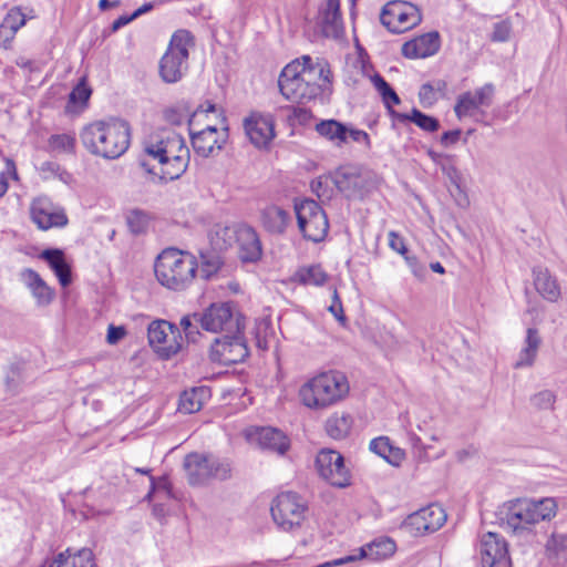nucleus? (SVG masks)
I'll use <instances>...</instances> for the list:
<instances>
[{
	"label": "nucleus",
	"mask_w": 567,
	"mask_h": 567,
	"mask_svg": "<svg viewBox=\"0 0 567 567\" xmlns=\"http://www.w3.org/2000/svg\"><path fill=\"white\" fill-rule=\"evenodd\" d=\"M381 23L392 33H403L416 27L421 20L420 9L406 1H389L380 16Z\"/></svg>",
	"instance_id": "9d476101"
},
{
	"label": "nucleus",
	"mask_w": 567,
	"mask_h": 567,
	"mask_svg": "<svg viewBox=\"0 0 567 567\" xmlns=\"http://www.w3.org/2000/svg\"><path fill=\"white\" fill-rule=\"evenodd\" d=\"M75 136L70 133L54 134L49 138V148L58 154H73L75 150Z\"/></svg>",
	"instance_id": "37998d69"
},
{
	"label": "nucleus",
	"mask_w": 567,
	"mask_h": 567,
	"mask_svg": "<svg viewBox=\"0 0 567 567\" xmlns=\"http://www.w3.org/2000/svg\"><path fill=\"white\" fill-rule=\"evenodd\" d=\"M434 85L424 83L419 91V99L423 106L433 105L437 101V94L434 92Z\"/></svg>",
	"instance_id": "6e6d98bb"
},
{
	"label": "nucleus",
	"mask_w": 567,
	"mask_h": 567,
	"mask_svg": "<svg viewBox=\"0 0 567 567\" xmlns=\"http://www.w3.org/2000/svg\"><path fill=\"white\" fill-rule=\"evenodd\" d=\"M545 556L554 567H567V534L554 530L546 544Z\"/></svg>",
	"instance_id": "c85d7f7f"
},
{
	"label": "nucleus",
	"mask_w": 567,
	"mask_h": 567,
	"mask_svg": "<svg viewBox=\"0 0 567 567\" xmlns=\"http://www.w3.org/2000/svg\"><path fill=\"white\" fill-rule=\"evenodd\" d=\"M188 163L185 140L174 131L164 130L145 142L140 166L162 181H174L184 174Z\"/></svg>",
	"instance_id": "f257e3e1"
},
{
	"label": "nucleus",
	"mask_w": 567,
	"mask_h": 567,
	"mask_svg": "<svg viewBox=\"0 0 567 567\" xmlns=\"http://www.w3.org/2000/svg\"><path fill=\"white\" fill-rule=\"evenodd\" d=\"M460 137H461V130L447 131L441 135L440 143L444 147H449L450 145L455 144L460 140Z\"/></svg>",
	"instance_id": "338daca9"
},
{
	"label": "nucleus",
	"mask_w": 567,
	"mask_h": 567,
	"mask_svg": "<svg viewBox=\"0 0 567 567\" xmlns=\"http://www.w3.org/2000/svg\"><path fill=\"white\" fill-rule=\"evenodd\" d=\"M235 244L238 246L243 261H256L261 257L262 249L256 230L246 224H239Z\"/></svg>",
	"instance_id": "393cba45"
},
{
	"label": "nucleus",
	"mask_w": 567,
	"mask_h": 567,
	"mask_svg": "<svg viewBox=\"0 0 567 567\" xmlns=\"http://www.w3.org/2000/svg\"><path fill=\"white\" fill-rule=\"evenodd\" d=\"M530 401H532V404L538 409H542V410L551 409L556 401V395L554 394V392H551L549 390H543V391L536 393L530 399Z\"/></svg>",
	"instance_id": "603ef678"
},
{
	"label": "nucleus",
	"mask_w": 567,
	"mask_h": 567,
	"mask_svg": "<svg viewBox=\"0 0 567 567\" xmlns=\"http://www.w3.org/2000/svg\"><path fill=\"white\" fill-rule=\"evenodd\" d=\"M542 346V337L536 328H528L523 347L514 363L515 369L532 367L537 358L538 350Z\"/></svg>",
	"instance_id": "c756f323"
},
{
	"label": "nucleus",
	"mask_w": 567,
	"mask_h": 567,
	"mask_svg": "<svg viewBox=\"0 0 567 567\" xmlns=\"http://www.w3.org/2000/svg\"><path fill=\"white\" fill-rule=\"evenodd\" d=\"M227 140V128L217 130L215 126L208 125L198 133H192V144L195 152L208 157L215 152L221 150Z\"/></svg>",
	"instance_id": "4be33fe9"
},
{
	"label": "nucleus",
	"mask_w": 567,
	"mask_h": 567,
	"mask_svg": "<svg viewBox=\"0 0 567 567\" xmlns=\"http://www.w3.org/2000/svg\"><path fill=\"white\" fill-rule=\"evenodd\" d=\"M91 89L87 86L85 79H82L69 95V102L72 104L83 105L91 96Z\"/></svg>",
	"instance_id": "8fccbe9b"
},
{
	"label": "nucleus",
	"mask_w": 567,
	"mask_h": 567,
	"mask_svg": "<svg viewBox=\"0 0 567 567\" xmlns=\"http://www.w3.org/2000/svg\"><path fill=\"white\" fill-rule=\"evenodd\" d=\"M401 122L410 121L424 132L434 133L440 128L437 118L430 116L417 109H413L410 114H396Z\"/></svg>",
	"instance_id": "a19ab883"
},
{
	"label": "nucleus",
	"mask_w": 567,
	"mask_h": 567,
	"mask_svg": "<svg viewBox=\"0 0 567 567\" xmlns=\"http://www.w3.org/2000/svg\"><path fill=\"white\" fill-rule=\"evenodd\" d=\"M440 49L439 32L422 34L402 47V54L409 59H424L434 55Z\"/></svg>",
	"instance_id": "b1692460"
},
{
	"label": "nucleus",
	"mask_w": 567,
	"mask_h": 567,
	"mask_svg": "<svg viewBox=\"0 0 567 567\" xmlns=\"http://www.w3.org/2000/svg\"><path fill=\"white\" fill-rule=\"evenodd\" d=\"M260 218L265 229L271 234H284L291 220L290 214L277 205L265 207Z\"/></svg>",
	"instance_id": "7c9ffc66"
},
{
	"label": "nucleus",
	"mask_w": 567,
	"mask_h": 567,
	"mask_svg": "<svg viewBox=\"0 0 567 567\" xmlns=\"http://www.w3.org/2000/svg\"><path fill=\"white\" fill-rule=\"evenodd\" d=\"M389 246L392 250L396 251L402 256H405L408 254V249L403 237H401L398 233L393 230L389 233Z\"/></svg>",
	"instance_id": "13d9d810"
},
{
	"label": "nucleus",
	"mask_w": 567,
	"mask_h": 567,
	"mask_svg": "<svg viewBox=\"0 0 567 567\" xmlns=\"http://www.w3.org/2000/svg\"><path fill=\"white\" fill-rule=\"evenodd\" d=\"M16 31L11 30L4 22L0 24V44L4 48H8L11 43V40L16 35Z\"/></svg>",
	"instance_id": "0e129e2a"
},
{
	"label": "nucleus",
	"mask_w": 567,
	"mask_h": 567,
	"mask_svg": "<svg viewBox=\"0 0 567 567\" xmlns=\"http://www.w3.org/2000/svg\"><path fill=\"white\" fill-rule=\"evenodd\" d=\"M80 137L91 154L114 159L127 151L131 128L127 122L120 118L96 121L83 127Z\"/></svg>",
	"instance_id": "f03ea898"
},
{
	"label": "nucleus",
	"mask_w": 567,
	"mask_h": 567,
	"mask_svg": "<svg viewBox=\"0 0 567 567\" xmlns=\"http://www.w3.org/2000/svg\"><path fill=\"white\" fill-rule=\"evenodd\" d=\"M239 224L218 227L212 238V243L216 249L223 250L235 245L236 236H238Z\"/></svg>",
	"instance_id": "79ce46f5"
},
{
	"label": "nucleus",
	"mask_w": 567,
	"mask_h": 567,
	"mask_svg": "<svg viewBox=\"0 0 567 567\" xmlns=\"http://www.w3.org/2000/svg\"><path fill=\"white\" fill-rule=\"evenodd\" d=\"M404 258L413 275L420 279L424 278L425 268L419 264L416 257L405 255Z\"/></svg>",
	"instance_id": "69168bd1"
},
{
	"label": "nucleus",
	"mask_w": 567,
	"mask_h": 567,
	"mask_svg": "<svg viewBox=\"0 0 567 567\" xmlns=\"http://www.w3.org/2000/svg\"><path fill=\"white\" fill-rule=\"evenodd\" d=\"M316 466L319 475L332 486L343 488L350 485V473L339 452L320 451L316 457Z\"/></svg>",
	"instance_id": "ddd939ff"
},
{
	"label": "nucleus",
	"mask_w": 567,
	"mask_h": 567,
	"mask_svg": "<svg viewBox=\"0 0 567 567\" xmlns=\"http://www.w3.org/2000/svg\"><path fill=\"white\" fill-rule=\"evenodd\" d=\"M316 25L326 38L339 39L344 31L339 0H323L318 9Z\"/></svg>",
	"instance_id": "f3484780"
},
{
	"label": "nucleus",
	"mask_w": 567,
	"mask_h": 567,
	"mask_svg": "<svg viewBox=\"0 0 567 567\" xmlns=\"http://www.w3.org/2000/svg\"><path fill=\"white\" fill-rule=\"evenodd\" d=\"M371 81L374 87L381 94L382 99L385 97L386 93L392 90L390 84L378 73L371 78Z\"/></svg>",
	"instance_id": "e2e57ef3"
},
{
	"label": "nucleus",
	"mask_w": 567,
	"mask_h": 567,
	"mask_svg": "<svg viewBox=\"0 0 567 567\" xmlns=\"http://www.w3.org/2000/svg\"><path fill=\"white\" fill-rule=\"evenodd\" d=\"M307 511V503L295 492L278 494L270 507L275 524L284 532H292L299 528L306 518Z\"/></svg>",
	"instance_id": "423d86ee"
},
{
	"label": "nucleus",
	"mask_w": 567,
	"mask_h": 567,
	"mask_svg": "<svg viewBox=\"0 0 567 567\" xmlns=\"http://www.w3.org/2000/svg\"><path fill=\"white\" fill-rule=\"evenodd\" d=\"M244 126L249 141L258 148L267 147L275 137V123L270 115L251 114Z\"/></svg>",
	"instance_id": "aec40b11"
},
{
	"label": "nucleus",
	"mask_w": 567,
	"mask_h": 567,
	"mask_svg": "<svg viewBox=\"0 0 567 567\" xmlns=\"http://www.w3.org/2000/svg\"><path fill=\"white\" fill-rule=\"evenodd\" d=\"M329 311L333 315V317L338 321H340L341 323H344L346 317L343 315L342 303H341V300H340V298L338 296L337 290L333 291L332 303L329 307Z\"/></svg>",
	"instance_id": "680f3d73"
},
{
	"label": "nucleus",
	"mask_w": 567,
	"mask_h": 567,
	"mask_svg": "<svg viewBox=\"0 0 567 567\" xmlns=\"http://www.w3.org/2000/svg\"><path fill=\"white\" fill-rule=\"evenodd\" d=\"M2 22H4L6 25H8L11 30H14L17 32L20 28L24 25L25 17L19 9H11L7 13Z\"/></svg>",
	"instance_id": "864d4df0"
},
{
	"label": "nucleus",
	"mask_w": 567,
	"mask_h": 567,
	"mask_svg": "<svg viewBox=\"0 0 567 567\" xmlns=\"http://www.w3.org/2000/svg\"><path fill=\"white\" fill-rule=\"evenodd\" d=\"M297 69L298 62H291L284 68L278 80L279 90L287 100L306 103L316 99L319 94L313 85H308L301 81Z\"/></svg>",
	"instance_id": "4468645a"
},
{
	"label": "nucleus",
	"mask_w": 567,
	"mask_h": 567,
	"mask_svg": "<svg viewBox=\"0 0 567 567\" xmlns=\"http://www.w3.org/2000/svg\"><path fill=\"white\" fill-rule=\"evenodd\" d=\"M198 269V261L187 251L168 248L163 250L155 260L154 272L158 282L175 291L188 288Z\"/></svg>",
	"instance_id": "20e7f679"
},
{
	"label": "nucleus",
	"mask_w": 567,
	"mask_h": 567,
	"mask_svg": "<svg viewBox=\"0 0 567 567\" xmlns=\"http://www.w3.org/2000/svg\"><path fill=\"white\" fill-rule=\"evenodd\" d=\"M295 277L296 280L302 285L317 287L323 286L329 278L328 274L322 269L320 265L300 267L296 271Z\"/></svg>",
	"instance_id": "58836bf2"
},
{
	"label": "nucleus",
	"mask_w": 567,
	"mask_h": 567,
	"mask_svg": "<svg viewBox=\"0 0 567 567\" xmlns=\"http://www.w3.org/2000/svg\"><path fill=\"white\" fill-rule=\"evenodd\" d=\"M525 515L529 525H535L543 520H549L557 514V503L553 497H544L540 499L522 498Z\"/></svg>",
	"instance_id": "cd10ccee"
},
{
	"label": "nucleus",
	"mask_w": 567,
	"mask_h": 567,
	"mask_svg": "<svg viewBox=\"0 0 567 567\" xmlns=\"http://www.w3.org/2000/svg\"><path fill=\"white\" fill-rule=\"evenodd\" d=\"M147 501L163 499L168 501L172 498V491L168 481L165 477H161L158 481H155L154 477H151V491L145 496Z\"/></svg>",
	"instance_id": "49530a36"
},
{
	"label": "nucleus",
	"mask_w": 567,
	"mask_h": 567,
	"mask_svg": "<svg viewBox=\"0 0 567 567\" xmlns=\"http://www.w3.org/2000/svg\"><path fill=\"white\" fill-rule=\"evenodd\" d=\"M179 324L185 333L186 339L188 341L195 342L197 336H199L198 328L200 327L199 322L195 320V312L192 315L184 316L181 319Z\"/></svg>",
	"instance_id": "3c124183"
},
{
	"label": "nucleus",
	"mask_w": 567,
	"mask_h": 567,
	"mask_svg": "<svg viewBox=\"0 0 567 567\" xmlns=\"http://www.w3.org/2000/svg\"><path fill=\"white\" fill-rule=\"evenodd\" d=\"M208 396L209 391L205 386L186 390L179 398L178 410L186 414L198 412Z\"/></svg>",
	"instance_id": "f704fd0d"
},
{
	"label": "nucleus",
	"mask_w": 567,
	"mask_h": 567,
	"mask_svg": "<svg viewBox=\"0 0 567 567\" xmlns=\"http://www.w3.org/2000/svg\"><path fill=\"white\" fill-rule=\"evenodd\" d=\"M370 450L392 465H399L404 456L402 450L393 447L385 436L373 439L370 442Z\"/></svg>",
	"instance_id": "4c0bfd02"
},
{
	"label": "nucleus",
	"mask_w": 567,
	"mask_h": 567,
	"mask_svg": "<svg viewBox=\"0 0 567 567\" xmlns=\"http://www.w3.org/2000/svg\"><path fill=\"white\" fill-rule=\"evenodd\" d=\"M396 545L394 540L389 537H380L374 539L370 544L360 548L359 556L349 555L339 559L328 561L320 567H332L340 566L350 561H354L358 558H368L370 560H381L392 556L395 553Z\"/></svg>",
	"instance_id": "6ab92c4d"
},
{
	"label": "nucleus",
	"mask_w": 567,
	"mask_h": 567,
	"mask_svg": "<svg viewBox=\"0 0 567 567\" xmlns=\"http://www.w3.org/2000/svg\"><path fill=\"white\" fill-rule=\"evenodd\" d=\"M350 384L344 373L330 370L309 379L299 389L301 403L311 410H324L344 400Z\"/></svg>",
	"instance_id": "7ed1b4c3"
},
{
	"label": "nucleus",
	"mask_w": 567,
	"mask_h": 567,
	"mask_svg": "<svg viewBox=\"0 0 567 567\" xmlns=\"http://www.w3.org/2000/svg\"><path fill=\"white\" fill-rule=\"evenodd\" d=\"M353 424V419L348 413H333L324 424L327 434L334 440H342L348 436Z\"/></svg>",
	"instance_id": "e433bc0d"
},
{
	"label": "nucleus",
	"mask_w": 567,
	"mask_h": 567,
	"mask_svg": "<svg viewBox=\"0 0 567 567\" xmlns=\"http://www.w3.org/2000/svg\"><path fill=\"white\" fill-rule=\"evenodd\" d=\"M220 259L217 255L215 254H200V266L198 265V269L197 271L199 272V276L205 279V280H208L212 278V276H214L215 274H217V271L219 270L220 268Z\"/></svg>",
	"instance_id": "a18cd8bd"
},
{
	"label": "nucleus",
	"mask_w": 567,
	"mask_h": 567,
	"mask_svg": "<svg viewBox=\"0 0 567 567\" xmlns=\"http://www.w3.org/2000/svg\"><path fill=\"white\" fill-rule=\"evenodd\" d=\"M128 225L133 233L138 234L143 230L146 223L145 215L140 210H133L127 217Z\"/></svg>",
	"instance_id": "4d7b16f0"
},
{
	"label": "nucleus",
	"mask_w": 567,
	"mask_h": 567,
	"mask_svg": "<svg viewBox=\"0 0 567 567\" xmlns=\"http://www.w3.org/2000/svg\"><path fill=\"white\" fill-rule=\"evenodd\" d=\"M126 334V330L122 326L110 324L107 328L106 341L110 344H116Z\"/></svg>",
	"instance_id": "052dcab7"
},
{
	"label": "nucleus",
	"mask_w": 567,
	"mask_h": 567,
	"mask_svg": "<svg viewBox=\"0 0 567 567\" xmlns=\"http://www.w3.org/2000/svg\"><path fill=\"white\" fill-rule=\"evenodd\" d=\"M316 131L337 146L348 143V126L336 120L321 121L316 125Z\"/></svg>",
	"instance_id": "c9c22d12"
},
{
	"label": "nucleus",
	"mask_w": 567,
	"mask_h": 567,
	"mask_svg": "<svg viewBox=\"0 0 567 567\" xmlns=\"http://www.w3.org/2000/svg\"><path fill=\"white\" fill-rule=\"evenodd\" d=\"M195 320L199 322L205 331L217 333L240 332L244 326L239 316L234 313L229 303H213L203 312H195Z\"/></svg>",
	"instance_id": "1a4fd4ad"
},
{
	"label": "nucleus",
	"mask_w": 567,
	"mask_h": 567,
	"mask_svg": "<svg viewBox=\"0 0 567 567\" xmlns=\"http://www.w3.org/2000/svg\"><path fill=\"white\" fill-rule=\"evenodd\" d=\"M22 364H11L6 372V386L8 391L16 392L23 381Z\"/></svg>",
	"instance_id": "09e8293b"
},
{
	"label": "nucleus",
	"mask_w": 567,
	"mask_h": 567,
	"mask_svg": "<svg viewBox=\"0 0 567 567\" xmlns=\"http://www.w3.org/2000/svg\"><path fill=\"white\" fill-rule=\"evenodd\" d=\"M298 227L303 237L313 243L322 241L328 235L329 223L324 210L313 199L295 205Z\"/></svg>",
	"instance_id": "6e6552de"
},
{
	"label": "nucleus",
	"mask_w": 567,
	"mask_h": 567,
	"mask_svg": "<svg viewBox=\"0 0 567 567\" xmlns=\"http://www.w3.org/2000/svg\"><path fill=\"white\" fill-rule=\"evenodd\" d=\"M148 342L163 359L175 355L183 346V337L178 328L166 320H156L148 326Z\"/></svg>",
	"instance_id": "9b49d317"
},
{
	"label": "nucleus",
	"mask_w": 567,
	"mask_h": 567,
	"mask_svg": "<svg viewBox=\"0 0 567 567\" xmlns=\"http://www.w3.org/2000/svg\"><path fill=\"white\" fill-rule=\"evenodd\" d=\"M349 140L359 144H363L367 148L370 147L369 134L362 130L348 126V141Z\"/></svg>",
	"instance_id": "bf43d9fd"
},
{
	"label": "nucleus",
	"mask_w": 567,
	"mask_h": 567,
	"mask_svg": "<svg viewBox=\"0 0 567 567\" xmlns=\"http://www.w3.org/2000/svg\"><path fill=\"white\" fill-rule=\"evenodd\" d=\"M194 115L195 113H192V110L186 102H179L164 112L165 120L174 125H181L186 121H189L190 116Z\"/></svg>",
	"instance_id": "c03bdc74"
},
{
	"label": "nucleus",
	"mask_w": 567,
	"mask_h": 567,
	"mask_svg": "<svg viewBox=\"0 0 567 567\" xmlns=\"http://www.w3.org/2000/svg\"><path fill=\"white\" fill-rule=\"evenodd\" d=\"M494 85L487 83L474 91H467L457 97L454 106L458 120L475 117L482 107H489L494 97Z\"/></svg>",
	"instance_id": "2eb2a0df"
},
{
	"label": "nucleus",
	"mask_w": 567,
	"mask_h": 567,
	"mask_svg": "<svg viewBox=\"0 0 567 567\" xmlns=\"http://www.w3.org/2000/svg\"><path fill=\"white\" fill-rule=\"evenodd\" d=\"M69 558H71V567H96L93 551L89 548L79 549L73 554L69 548Z\"/></svg>",
	"instance_id": "de8ad7c7"
},
{
	"label": "nucleus",
	"mask_w": 567,
	"mask_h": 567,
	"mask_svg": "<svg viewBox=\"0 0 567 567\" xmlns=\"http://www.w3.org/2000/svg\"><path fill=\"white\" fill-rule=\"evenodd\" d=\"M507 544L497 534L488 532L481 538L478 555L482 567H494L497 564L506 563Z\"/></svg>",
	"instance_id": "412c9836"
},
{
	"label": "nucleus",
	"mask_w": 567,
	"mask_h": 567,
	"mask_svg": "<svg viewBox=\"0 0 567 567\" xmlns=\"http://www.w3.org/2000/svg\"><path fill=\"white\" fill-rule=\"evenodd\" d=\"M20 279L31 291L38 306L45 307L53 301L54 290L47 285L37 271L25 268L21 271Z\"/></svg>",
	"instance_id": "a878e982"
},
{
	"label": "nucleus",
	"mask_w": 567,
	"mask_h": 567,
	"mask_svg": "<svg viewBox=\"0 0 567 567\" xmlns=\"http://www.w3.org/2000/svg\"><path fill=\"white\" fill-rule=\"evenodd\" d=\"M295 62H298L296 71L299 73L301 81L308 85H313L318 94L330 83V70L326 61L319 59L315 61L311 56L303 55Z\"/></svg>",
	"instance_id": "a211bd4d"
},
{
	"label": "nucleus",
	"mask_w": 567,
	"mask_h": 567,
	"mask_svg": "<svg viewBox=\"0 0 567 567\" xmlns=\"http://www.w3.org/2000/svg\"><path fill=\"white\" fill-rule=\"evenodd\" d=\"M257 441L261 449L276 452L280 455L285 454L289 449V440L278 429L261 427L257 432Z\"/></svg>",
	"instance_id": "72a5a7b5"
},
{
	"label": "nucleus",
	"mask_w": 567,
	"mask_h": 567,
	"mask_svg": "<svg viewBox=\"0 0 567 567\" xmlns=\"http://www.w3.org/2000/svg\"><path fill=\"white\" fill-rule=\"evenodd\" d=\"M523 499L517 498L508 503L506 511V523L514 530L527 529L530 525L524 512Z\"/></svg>",
	"instance_id": "ea45409f"
},
{
	"label": "nucleus",
	"mask_w": 567,
	"mask_h": 567,
	"mask_svg": "<svg viewBox=\"0 0 567 567\" xmlns=\"http://www.w3.org/2000/svg\"><path fill=\"white\" fill-rule=\"evenodd\" d=\"M512 25L508 21H501L494 24L492 40L495 42H505L509 39Z\"/></svg>",
	"instance_id": "5fc2aeb1"
},
{
	"label": "nucleus",
	"mask_w": 567,
	"mask_h": 567,
	"mask_svg": "<svg viewBox=\"0 0 567 567\" xmlns=\"http://www.w3.org/2000/svg\"><path fill=\"white\" fill-rule=\"evenodd\" d=\"M193 45L194 38L187 30H178L172 35L168 48L159 61V76L165 83H176L186 74L189 49Z\"/></svg>",
	"instance_id": "39448f33"
},
{
	"label": "nucleus",
	"mask_w": 567,
	"mask_h": 567,
	"mask_svg": "<svg viewBox=\"0 0 567 567\" xmlns=\"http://www.w3.org/2000/svg\"><path fill=\"white\" fill-rule=\"evenodd\" d=\"M248 353L243 330L216 338L209 348V359L224 365L239 363L248 357Z\"/></svg>",
	"instance_id": "f8f14e48"
},
{
	"label": "nucleus",
	"mask_w": 567,
	"mask_h": 567,
	"mask_svg": "<svg viewBox=\"0 0 567 567\" xmlns=\"http://www.w3.org/2000/svg\"><path fill=\"white\" fill-rule=\"evenodd\" d=\"M32 221L41 230L52 227H63L68 224L64 210L54 205L48 197L35 198L30 206Z\"/></svg>",
	"instance_id": "dca6fc26"
},
{
	"label": "nucleus",
	"mask_w": 567,
	"mask_h": 567,
	"mask_svg": "<svg viewBox=\"0 0 567 567\" xmlns=\"http://www.w3.org/2000/svg\"><path fill=\"white\" fill-rule=\"evenodd\" d=\"M337 188L347 196H354L361 193L367 184L365 177L355 166H342L334 173Z\"/></svg>",
	"instance_id": "bb28decb"
},
{
	"label": "nucleus",
	"mask_w": 567,
	"mask_h": 567,
	"mask_svg": "<svg viewBox=\"0 0 567 567\" xmlns=\"http://www.w3.org/2000/svg\"><path fill=\"white\" fill-rule=\"evenodd\" d=\"M184 467L190 485H203L212 478L224 481L230 477L231 472L228 462L199 453L188 454Z\"/></svg>",
	"instance_id": "0eeeda50"
},
{
	"label": "nucleus",
	"mask_w": 567,
	"mask_h": 567,
	"mask_svg": "<svg viewBox=\"0 0 567 567\" xmlns=\"http://www.w3.org/2000/svg\"><path fill=\"white\" fill-rule=\"evenodd\" d=\"M40 258L48 262L62 287H68L71 284V267L65 261L62 250L45 249L40 254Z\"/></svg>",
	"instance_id": "2f4dec72"
},
{
	"label": "nucleus",
	"mask_w": 567,
	"mask_h": 567,
	"mask_svg": "<svg viewBox=\"0 0 567 567\" xmlns=\"http://www.w3.org/2000/svg\"><path fill=\"white\" fill-rule=\"evenodd\" d=\"M410 524L417 532L433 533L446 522V514L440 505H430L410 515Z\"/></svg>",
	"instance_id": "5701e85b"
},
{
	"label": "nucleus",
	"mask_w": 567,
	"mask_h": 567,
	"mask_svg": "<svg viewBox=\"0 0 567 567\" xmlns=\"http://www.w3.org/2000/svg\"><path fill=\"white\" fill-rule=\"evenodd\" d=\"M534 285L539 295L550 302H556L560 298V287L555 277L545 268H535L533 270Z\"/></svg>",
	"instance_id": "473e14b6"
},
{
	"label": "nucleus",
	"mask_w": 567,
	"mask_h": 567,
	"mask_svg": "<svg viewBox=\"0 0 567 567\" xmlns=\"http://www.w3.org/2000/svg\"><path fill=\"white\" fill-rule=\"evenodd\" d=\"M48 567H71V558H69V548L60 553Z\"/></svg>",
	"instance_id": "774afa93"
}]
</instances>
